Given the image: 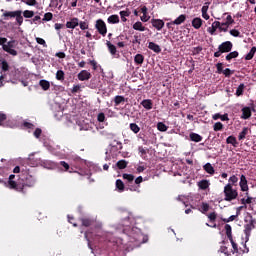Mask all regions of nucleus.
<instances>
[{"label": "nucleus", "instance_id": "62", "mask_svg": "<svg viewBox=\"0 0 256 256\" xmlns=\"http://www.w3.org/2000/svg\"><path fill=\"white\" fill-rule=\"evenodd\" d=\"M23 126L26 127V129H35V125L31 122H24Z\"/></svg>", "mask_w": 256, "mask_h": 256}, {"label": "nucleus", "instance_id": "14", "mask_svg": "<svg viewBox=\"0 0 256 256\" xmlns=\"http://www.w3.org/2000/svg\"><path fill=\"white\" fill-rule=\"evenodd\" d=\"M77 77H78L79 81H89V79H91V74L87 70H82L79 72Z\"/></svg>", "mask_w": 256, "mask_h": 256}, {"label": "nucleus", "instance_id": "20", "mask_svg": "<svg viewBox=\"0 0 256 256\" xmlns=\"http://www.w3.org/2000/svg\"><path fill=\"white\" fill-rule=\"evenodd\" d=\"M148 49L154 51V53H161V46H159V44H156L155 42H149Z\"/></svg>", "mask_w": 256, "mask_h": 256}, {"label": "nucleus", "instance_id": "12", "mask_svg": "<svg viewBox=\"0 0 256 256\" xmlns=\"http://www.w3.org/2000/svg\"><path fill=\"white\" fill-rule=\"evenodd\" d=\"M151 23H152V27L157 29V31H161V29H163V27H165V22L163 20H161V19L153 18L151 20Z\"/></svg>", "mask_w": 256, "mask_h": 256}, {"label": "nucleus", "instance_id": "2", "mask_svg": "<svg viewBox=\"0 0 256 256\" xmlns=\"http://www.w3.org/2000/svg\"><path fill=\"white\" fill-rule=\"evenodd\" d=\"M35 183H37V180L33 175L26 174L22 176L20 178V183H19V185H22V186L20 187V189H18V193H23V195H25V193H27V191H25V187H35Z\"/></svg>", "mask_w": 256, "mask_h": 256}, {"label": "nucleus", "instance_id": "60", "mask_svg": "<svg viewBox=\"0 0 256 256\" xmlns=\"http://www.w3.org/2000/svg\"><path fill=\"white\" fill-rule=\"evenodd\" d=\"M230 35H232V37H240L241 32H239L237 29H232L230 30Z\"/></svg>", "mask_w": 256, "mask_h": 256}, {"label": "nucleus", "instance_id": "49", "mask_svg": "<svg viewBox=\"0 0 256 256\" xmlns=\"http://www.w3.org/2000/svg\"><path fill=\"white\" fill-rule=\"evenodd\" d=\"M157 129H158V131H161L162 133H164L165 131H167L169 129V127L167 125H165V123H163V122H158Z\"/></svg>", "mask_w": 256, "mask_h": 256}, {"label": "nucleus", "instance_id": "11", "mask_svg": "<svg viewBox=\"0 0 256 256\" xmlns=\"http://www.w3.org/2000/svg\"><path fill=\"white\" fill-rule=\"evenodd\" d=\"M210 223H214L213 225H210L209 223H206L207 227H212V229H217V224L215 221H217V212H211L207 215Z\"/></svg>", "mask_w": 256, "mask_h": 256}, {"label": "nucleus", "instance_id": "7", "mask_svg": "<svg viewBox=\"0 0 256 256\" xmlns=\"http://www.w3.org/2000/svg\"><path fill=\"white\" fill-rule=\"evenodd\" d=\"M95 28L97 29L98 33L105 37L107 35V24L102 19H98L95 24Z\"/></svg>", "mask_w": 256, "mask_h": 256}, {"label": "nucleus", "instance_id": "50", "mask_svg": "<svg viewBox=\"0 0 256 256\" xmlns=\"http://www.w3.org/2000/svg\"><path fill=\"white\" fill-rule=\"evenodd\" d=\"M23 17H25V19H31V18L35 17V12L31 11V10H25L23 12Z\"/></svg>", "mask_w": 256, "mask_h": 256}, {"label": "nucleus", "instance_id": "22", "mask_svg": "<svg viewBox=\"0 0 256 256\" xmlns=\"http://www.w3.org/2000/svg\"><path fill=\"white\" fill-rule=\"evenodd\" d=\"M189 137H190V140H192L194 143H201V141H203V136L195 132L190 133Z\"/></svg>", "mask_w": 256, "mask_h": 256}, {"label": "nucleus", "instance_id": "29", "mask_svg": "<svg viewBox=\"0 0 256 256\" xmlns=\"http://www.w3.org/2000/svg\"><path fill=\"white\" fill-rule=\"evenodd\" d=\"M122 177L125 181H127L128 187H129V185H133V181H135V176L133 174L125 173L122 175Z\"/></svg>", "mask_w": 256, "mask_h": 256}, {"label": "nucleus", "instance_id": "9", "mask_svg": "<svg viewBox=\"0 0 256 256\" xmlns=\"http://www.w3.org/2000/svg\"><path fill=\"white\" fill-rule=\"evenodd\" d=\"M134 183H135V185H129V189H130V191L139 193L140 192L139 188L141 187V183H143V176H138L135 179Z\"/></svg>", "mask_w": 256, "mask_h": 256}, {"label": "nucleus", "instance_id": "44", "mask_svg": "<svg viewBox=\"0 0 256 256\" xmlns=\"http://www.w3.org/2000/svg\"><path fill=\"white\" fill-rule=\"evenodd\" d=\"M198 187H199V189H202V190L209 189V181L208 180H201L198 183Z\"/></svg>", "mask_w": 256, "mask_h": 256}, {"label": "nucleus", "instance_id": "6", "mask_svg": "<svg viewBox=\"0 0 256 256\" xmlns=\"http://www.w3.org/2000/svg\"><path fill=\"white\" fill-rule=\"evenodd\" d=\"M217 29H219L220 33H227V27L223 28L222 23L219 21H214L212 26L207 28V31L210 33V35H215Z\"/></svg>", "mask_w": 256, "mask_h": 256}, {"label": "nucleus", "instance_id": "8", "mask_svg": "<svg viewBox=\"0 0 256 256\" xmlns=\"http://www.w3.org/2000/svg\"><path fill=\"white\" fill-rule=\"evenodd\" d=\"M15 179V175L11 174L9 176V180H8V187L9 189H13L14 191H19V189H21L22 185L19 184L20 183V178L17 181H14Z\"/></svg>", "mask_w": 256, "mask_h": 256}, {"label": "nucleus", "instance_id": "63", "mask_svg": "<svg viewBox=\"0 0 256 256\" xmlns=\"http://www.w3.org/2000/svg\"><path fill=\"white\" fill-rule=\"evenodd\" d=\"M216 68H217V73H223V63L219 62L216 64Z\"/></svg>", "mask_w": 256, "mask_h": 256}, {"label": "nucleus", "instance_id": "37", "mask_svg": "<svg viewBox=\"0 0 256 256\" xmlns=\"http://www.w3.org/2000/svg\"><path fill=\"white\" fill-rule=\"evenodd\" d=\"M225 231H226V236L228 237L229 241H232L233 239V234H232V228L231 225L226 224L224 227Z\"/></svg>", "mask_w": 256, "mask_h": 256}, {"label": "nucleus", "instance_id": "18", "mask_svg": "<svg viewBox=\"0 0 256 256\" xmlns=\"http://www.w3.org/2000/svg\"><path fill=\"white\" fill-rule=\"evenodd\" d=\"M249 131H251L250 129H249V127H244L243 129H242V131L239 133V135H238V139H239V141H243L244 139H247V136L249 135Z\"/></svg>", "mask_w": 256, "mask_h": 256}, {"label": "nucleus", "instance_id": "5", "mask_svg": "<svg viewBox=\"0 0 256 256\" xmlns=\"http://www.w3.org/2000/svg\"><path fill=\"white\" fill-rule=\"evenodd\" d=\"M123 240L121 238L112 237L108 240V246L112 247L113 251H121L123 249Z\"/></svg>", "mask_w": 256, "mask_h": 256}, {"label": "nucleus", "instance_id": "51", "mask_svg": "<svg viewBox=\"0 0 256 256\" xmlns=\"http://www.w3.org/2000/svg\"><path fill=\"white\" fill-rule=\"evenodd\" d=\"M130 130H132L135 135H137V133L141 131V128L139 127V125H137V123H130Z\"/></svg>", "mask_w": 256, "mask_h": 256}, {"label": "nucleus", "instance_id": "1", "mask_svg": "<svg viewBox=\"0 0 256 256\" xmlns=\"http://www.w3.org/2000/svg\"><path fill=\"white\" fill-rule=\"evenodd\" d=\"M127 235L130 243L134 244V247H141L143 243H147V241H149V237L141 233V229L137 227L129 229Z\"/></svg>", "mask_w": 256, "mask_h": 256}, {"label": "nucleus", "instance_id": "34", "mask_svg": "<svg viewBox=\"0 0 256 256\" xmlns=\"http://www.w3.org/2000/svg\"><path fill=\"white\" fill-rule=\"evenodd\" d=\"M39 85L43 91H49V89H51V83H49L47 80H40Z\"/></svg>", "mask_w": 256, "mask_h": 256}, {"label": "nucleus", "instance_id": "23", "mask_svg": "<svg viewBox=\"0 0 256 256\" xmlns=\"http://www.w3.org/2000/svg\"><path fill=\"white\" fill-rule=\"evenodd\" d=\"M82 227H91L95 224V221L91 218H82L80 219Z\"/></svg>", "mask_w": 256, "mask_h": 256}, {"label": "nucleus", "instance_id": "19", "mask_svg": "<svg viewBox=\"0 0 256 256\" xmlns=\"http://www.w3.org/2000/svg\"><path fill=\"white\" fill-rule=\"evenodd\" d=\"M202 26H203V19L196 17L192 20V27H194V29H201Z\"/></svg>", "mask_w": 256, "mask_h": 256}, {"label": "nucleus", "instance_id": "25", "mask_svg": "<svg viewBox=\"0 0 256 256\" xmlns=\"http://www.w3.org/2000/svg\"><path fill=\"white\" fill-rule=\"evenodd\" d=\"M226 143L227 145H233L234 147H238L239 146V142L237 141V138L233 135L229 136L226 139Z\"/></svg>", "mask_w": 256, "mask_h": 256}, {"label": "nucleus", "instance_id": "4", "mask_svg": "<svg viewBox=\"0 0 256 256\" xmlns=\"http://www.w3.org/2000/svg\"><path fill=\"white\" fill-rule=\"evenodd\" d=\"M224 195H225V201H233L237 199L239 193L237 192V190L233 189V186L231 185V183H228L224 187Z\"/></svg>", "mask_w": 256, "mask_h": 256}, {"label": "nucleus", "instance_id": "55", "mask_svg": "<svg viewBox=\"0 0 256 256\" xmlns=\"http://www.w3.org/2000/svg\"><path fill=\"white\" fill-rule=\"evenodd\" d=\"M239 182V178H237V176L233 175L229 178V183L230 185H237V183Z\"/></svg>", "mask_w": 256, "mask_h": 256}, {"label": "nucleus", "instance_id": "40", "mask_svg": "<svg viewBox=\"0 0 256 256\" xmlns=\"http://www.w3.org/2000/svg\"><path fill=\"white\" fill-rule=\"evenodd\" d=\"M0 69H1L2 73H7V71H9V69H10L9 63L6 62V60H3L0 63Z\"/></svg>", "mask_w": 256, "mask_h": 256}, {"label": "nucleus", "instance_id": "59", "mask_svg": "<svg viewBox=\"0 0 256 256\" xmlns=\"http://www.w3.org/2000/svg\"><path fill=\"white\" fill-rule=\"evenodd\" d=\"M201 209H202L201 213H203L205 215V213H207V211H209V204L203 202L202 206H201Z\"/></svg>", "mask_w": 256, "mask_h": 256}, {"label": "nucleus", "instance_id": "30", "mask_svg": "<svg viewBox=\"0 0 256 256\" xmlns=\"http://www.w3.org/2000/svg\"><path fill=\"white\" fill-rule=\"evenodd\" d=\"M204 171H206V173H208L209 175H215V168H213V165H211V163H206L203 166Z\"/></svg>", "mask_w": 256, "mask_h": 256}, {"label": "nucleus", "instance_id": "53", "mask_svg": "<svg viewBox=\"0 0 256 256\" xmlns=\"http://www.w3.org/2000/svg\"><path fill=\"white\" fill-rule=\"evenodd\" d=\"M253 202V197H248L247 199L242 198L241 199V204L244 205V207H247V205H251Z\"/></svg>", "mask_w": 256, "mask_h": 256}, {"label": "nucleus", "instance_id": "64", "mask_svg": "<svg viewBox=\"0 0 256 256\" xmlns=\"http://www.w3.org/2000/svg\"><path fill=\"white\" fill-rule=\"evenodd\" d=\"M223 75H225V77H231V75H233V71H231V69H229V68H226L223 71Z\"/></svg>", "mask_w": 256, "mask_h": 256}, {"label": "nucleus", "instance_id": "3", "mask_svg": "<svg viewBox=\"0 0 256 256\" xmlns=\"http://www.w3.org/2000/svg\"><path fill=\"white\" fill-rule=\"evenodd\" d=\"M233 49V42L225 41L218 46V51L214 53V57L219 58L223 53H231Z\"/></svg>", "mask_w": 256, "mask_h": 256}, {"label": "nucleus", "instance_id": "26", "mask_svg": "<svg viewBox=\"0 0 256 256\" xmlns=\"http://www.w3.org/2000/svg\"><path fill=\"white\" fill-rule=\"evenodd\" d=\"M106 45L108 47V51L110 53V55H117V47L115 45H113L110 41L106 42Z\"/></svg>", "mask_w": 256, "mask_h": 256}, {"label": "nucleus", "instance_id": "36", "mask_svg": "<svg viewBox=\"0 0 256 256\" xmlns=\"http://www.w3.org/2000/svg\"><path fill=\"white\" fill-rule=\"evenodd\" d=\"M121 103H125V96L117 95L114 98V105L115 107H118V105H121Z\"/></svg>", "mask_w": 256, "mask_h": 256}, {"label": "nucleus", "instance_id": "31", "mask_svg": "<svg viewBox=\"0 0 256 256\" xmlns=\"http://www.w3.org/2000/svg\"><path fill=\"white\" fill-rule=\"evenodd\" d=\"M233 23H235V20L233 19V17L231 15H228L226 17V22L222 23V27H227V31H229V26L233 25Z\"/></svg>", "mask_w": 256, "mask_h": 256}, {"label": "nucleus", "instance_id": "10", "mask_svg": "<svg viewBox=\"0 0 256 256\" xmlns=\"http://www.w3.org/2000/svg\"><path fill=\"white\" fill-rule=\"evenodd\" d=\"M255 229V220L251 219L248 224L244 226V233L246 235V239H249L251 235V231Z\"/></svg>", "mask_w": 256, "mask_h": 256}, {"label": "nucleus", "instance_id": "24", "mask_svg": "<svg viewBox=\"0 0 256 256\" xmlns=\"http://www.w3.org/2000/svg\"><path fill=\"white\" fill-rule=\"evenodd\" d=\"M251 108L250 107H244L242 108V115L241 119H249L251 117Z\"/></svg>", "mask_w": 256, "mask_h": 256}, {"label": "nucleus", "instance_id": "13", "mask_svg": "<svg viewBox=\"0 0 256 256\" xmlns=\"http://www.w3.org/2000/svg\"><path fill=\"white\" fill-rule=\"evenodd\" d=\"M115 39L117 41V43H116L117 47H119L120 49H123V47H125V45H127L125 43V39L126 40L129 39V37L121 34V35L117 36Z\"/></svg>", "mask_w": 256, "mask_h": 256}, {"label": "nucleus", "instance_id": "43", "mask_svg": "<svg viewBox=\"0 0 256 256\" xmlns=\"http://www.w3.org/2000/svg\"><path fill=\"white\" fill-rule=\"evenodd\" d=\"M23 12L21 10H17L16 12V21L18 23L19 26L23 25V16L21 15Z\"/></svg>", "mask_w": 256, "mask_h": 256}, {"label": "nucleus", "instance_id": "21", "mask_svg": "<svg viewBox=\"0 0 256 256\" xmlns=\"http://www.w3.org/2000/svg\"><path fill=\"white\" fill-rule=\"evenodd\" d=\"M142 107L147 109V111H151L153 109V101L151 99H145L141 102Z\"/></svg>", "mask_w": 256, "mask_h": 256}, {"label": "nucleus", "instance_id": "46", "mask_svg": "<svg viewBox=\"0 0 256 256\" xmlns=\"http://www.w3.org/2000/svg\"><path fill=\"white\" fill-rule=\"evenodd\" d=\"M245 91V84H240L238 88L236 89V97H241Z\"/></svg>", "mask_w": 256, "mask_h": 256}, {"label": "nucleus", "instance_id": "47", "mask_svg": "<svg viewBox=\"0 0 256 256\" xmlns=\"http://www.w3.org/2000/svg\"><path fill=\"white\" fill-rule=\"evenodd\" d=\"M116 188L120 191L123 192L125 191V183L121 179L116 180Z\"/></svg>", "mask_w": 256, "mask_h": 256}, {"label": "nucleus", "instance_id": "39", "mask_svg": "<svg viewBox=\"0 0 256 256\" xmlns=\"http://www.w3.org/2000/svg\"><path fill=\"white\" fill-rule=\"evenodd\" d=\"M237 57H239L238 51L230 52L226 55V61H231L232 59H237Z\"/></svg>", "mask_w": 256, "mask_h": 256}, {"label": "nucleus", "instance_id": "28", "mask_svg": "<svg viewBox=\"0 0 256 256\" xmlns=\"http://www.w3.org/2000/svg\"><path fill=\"white\" fill-rule=\"evenodd\" d=\"M16 15H17V11H5L2 17H4V19L7 21L9 19L15 18Z\"/></svg>", "mask_w": 256, "mask_h": 256}, {"label": "nucleus", "instance_id": "57", "mask_svg": "<svg viewBox=\"0 0 256 256\" xmlns=\"http://www.w3.org/2000/svg\"><path fill=\"white\" fill-rule=\"evenodd\" d=\"M97 121H98L99 123H105V113L100 112V113L97 115Z\"/></svg>", "mask_w": 256, "mask_h": 256}, {"label": "nucleus", "instance_id": "52", "mask_svg": "<svg viewBox=\"0 0 256 256\" xmlns=\"http://www.w3.org/2000/svg\"><path fill=\"white\" fill-rule=\"evenodd\" d=\"M78 25L82 31L89 29V22L87 21H79Z\"/></svg>", "mask_w": 256, "mask_h": 256}, {"label": "nucleus", "instance_id": "27", "mask_svg": "<svg viewBox=\"0 0 256 256\" xmlns=\"http://www.w3.org/2000/svg\"><path fill=\"white\" fill-rule=\"evenodd\" d=\"M186 19H187V16L185 14H181L174 21H172V24L173 25H181L182 23H185Z\"/></svg>", "mask_w": 256, "mask_h": 256}, {"label": "nucleus", "instance_id": "41", "mask_svg": "<svg viewBox=\"0 0 256 256\" xmlns=\"http://www.w3.org/2000/svg\"><path fill=\"white\" fill-rule=\"evenodd\" d=\"M3 51H5L6 53H9V55H12L13 57H17L18 55L17 50L13 48H9L7 46H3Z\"/></svg>", "mask_w": 256, "mask_h": 256}, {"label": "nucleus", "instance_id": "54", "mask_svg": "<svg viewBox=\"0 0 256 256\" xmlns=\"http://www.w3.org/2000/svg\"><path fill=\"white\" fill-rule=\"evenodd\" d=\"M239 216L236 215H232L229 218H222L223 223H231V221H235V219H237Z\"/></svg>", "mask_w": 256, "mask_h": 256}, {"label": "nucleus", "instance_id": "38", "mask_svg": "<svg viewBox=\"0 0 256 256\" xmlns=\"http://www.w3.org/2000/svg\"><path fill=\"white\" fill-rule=\"evenodd\" d=\"M133 29L135 31H146L147 28H145V26H143V23L138 21V22L133 24Z\"/></svg>", "mask_w": 256, "mask_h": 256}, {"label": "nucleus", "instance_id": "17", "mask_svg": "<svg viewBox=\"0 0 256 256\" xmlns=\"http://www.w3.org/2000/svg\"><path fill=\"white\" fill-rule=\"evenodd\" d=\"M240 188L241 191H249V185H247V178L243 174L240 177Z\"/></svg>", "mask_w": 256, "mask_h": 256}, {"label": "nucleus", "instance_id": "58", "mask_svg": "<svg viewBox=\"0 0 256 256\" xmlns=\"http://www.w3.org/2000/svg\"><path fill=\"white\" fill-rule=\"evenodd\" d=\"M53 19V13L47 12L44 14L43 21H51Z\"/></svg>", "mask_w": 256, "mask_h": 256}, {"label": "nucleus", "instance_id": "16", "mask_svg": "<svg viewBox=\"0 0 256 256\" xmlns=\"http://www.w3.org/2000/svg\"><path fill=\"white\" fill-rule=\"evenodd\" d=\"M7 121V114L0 112V127H13V123L9 124L10 122Z\"/></svg>", "mask_w": 256, "mask_h": 256}, {"label": "nucleus", "instance_id": "32", "mask_svg": "<svg viewBox=\"0 0 256 256\" xmlns=\"http://www.w3.org/2000/svg\"><path fill=\"white\" fill-rule=\"evenodd\" d=\"M145 61V56H143V54H136L134 57V63L136 65H143Z\"/></svg>", "mask_w": 256, "mask_h": 256}, {"label": "nucleus", "instance_id": "42", "mask_svg": "<svg viewBox=\"0 0 256 256\" xmlns=\"http://www.w3.org/2000/svg\"><path fill=\"white\" fill-rule=\"evenodd\" d=\"M108 23L115 25L116 23H119V15H111L107 19Z\"/></svg>", "mask_w": 256, "mask_h": 256}, {"label": "nucleus", "instance_id": "61", "mask_svg": "<svg viewBox=\"0 0 256 256\" xmlns=\"http://www.w3.org/2000/svg\"><path fill=\"white\" fill-rule=\"evenodd\" d=\"M36 42L38 43V45H43V47H47V42H45V39L43 38H36Z\"/></svg>", "mask_w": 256, "mask_h": 256}, {"label": "nucleus", "instance_id": "56", "mask_svg": "<svg viewBox=\"0 0 256 256\" xmlns=\"http://www.w3.org/2000/svg\"><path fill=\"white\" fill-rule=\"evenodd\" d=\"M214 131H223V123L216 122L213 126Z\"/></svg>", "mask_w": 256, "mask_h": 256}, {"label": "nucleus", "instance_id": "35", "mask_svg": "<svg viewBox=\"0 0 256 256\" xmlns=\"http://www.w3.org/2000/svg\"><path fill=\"white\" fill-rule=\"evenodd\" d=\"M255 53H256V47L253 46L251 48V50L249 51V53L245 56V61H251V59H253L255 57Z\"/></svg>", "mask_w": 256, "mask_h": 256}, {"label": "nucleus", "instance_id": "33", "mask_svg": "<svg viewBox=\"0 0 256 256\" xmlns=\"http://www.w3.org/2000/svg\"><path fill=\"white\" fill-rule=\"evenodd\" d=\"M212 119H214V121H217V119H221V121H229V114L221 115L216 113L212 116Z\"/></svg>", "mask_w": 256, "mask_h": 256}, {"label": "nucleus", "instance_id": "15", "mask_svg": "<svg viewBox=\"0 0 256 256\" xmlns=\"http://www.w3.org/2000/svg\"><path fill=\"white\" fill-rule=\"evenodd\" d=\"M67 29H75L76 27H79V18H71L70 21L66 22Z\"/></svg>", "mask_w": 256, "mask_h": 256}, {"label": "nucleus", "instance_id": "45", "mask_svg": "<svg viewBox=\"0 0 256 256\" xmlns=\"http://www.w3.org/2000/svg\"><path fill=\"white\" fill-rule=\"evenodd\" d=\"M129 164V162H127L126 160H119L116 163V166L118 169H127V165Z\"/></svg>", "mask_w": 256, "mask_h": 256}, {"label": "nucleus", "instance_id": "48", "mask_svg": "<svg viewBox=\"0 0 256 256\" xmlns=\"http://www.w3.org/2000/svg\"><path fill=\"white\" fill-rule=\"evenodd\" d=\"M57 81H65V72L63 70H58L56 72Z\"/></svg>", "mask_w": 256, "mask_h": 256}]
</instances>
